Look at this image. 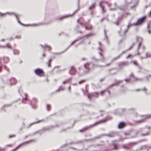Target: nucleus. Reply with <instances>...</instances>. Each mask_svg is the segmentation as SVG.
Masks as SVG:
<instances>
[{
    "instance_id": "2f4dec72",
    "label": "nucleus",
    "mask_w": 151,
    "mask_h": 151,
    "mask_svg": "<svg viewBox=\"0 0 151 151\" xmlns=\"http://www.w3.org/2000/svg\"><path fill=\"white\" fill-rule=\"evenodd\" d=\"M148 57H151V54L148 53H146V56L145 57H140V58L141 59H142L144 58H147Z\"/></svg>"
},
{
    "instance_id": "a19ab883",
    "label": "nucleus",
    "mask_w": 151,
    "mask_h": 151,
    "mask_svg": "<svg viewBox=\"0 0 151 151\" xmlns=\"http://www.w3.org/2000/svg\"><path fill=\"white\" fill-rule=\"evenodd\" d=\"M50 106L49 104H47V111H49L50 110Z\"/></svg>"
},
{
    "instance_id": "338daca9",
    "label": "nucleus",
    "mask_w": 151,
    "mask_h": 151,
    "mask_svg": "<svg viewBox=\"0 0 151 151\" xmlns=\"http://www.w3.org/2000/svg\"><path fill=\"white\" fill-rule=\"evenodd\" d=\"M42 57H46V55L45 54H43L42 55Z\"/></svg>"
},
{
    "instance_id": "20e7f679",
    "label": "nucleus",
    "mask_w": 151,
    "mask_h": 151,
    "mask_svg": "<svg viewBox=\"0 0 151 151\" xmlns=\"http://www.w3.org/2000/svg\"><path fill=\"white\" fill-rule=\"evenodd\" d=\"M91 35H92V34H87V35H86L83 37H77L75 40L72 42V43L67 48L66 50L68 49L69 47H71L73 44H74L77 41H78V40H80V39L83 40V38H85V39L87 38L88 37L91 36Z\"/></svg>"
},
{
    "instance_id": "ddd939ff",
    "label": "nucleus",
    "mask_w": 151,
    "mask_h": 151,
    "mask_svg": "<svg viewBox=\"0 0 151 151\" xmlns=\"http://www.w3.org/2000/svg\"><path fill=\"white\" fill-rule=\"evenodd\" d=\"M143 119L137 121V122L141 123L144 122L145 119L151 118V114H148L142 116Z\"/></svg>"
},
{
    "instance_id": "39448f33",
    "label": "nucleus",
    "mask_w": 151,
    "mask_h": 151,
    "mask_svg": "<svg viewBox=\"0 0 151 151\" xmlns=\"http://www.w3.org/2000/svg\"><path fill=\"white\" fill-rule=\"evenodd\" d=\"M138 0H125L124 2L126 5H129L130 3L133 4L131 7L133 8L138 4Z\"/></svg>"
},
{
    "instance_id": "f03ea898",
    "label": "nucleus",
    "mask_w": 151,
    "mask_h": 151,
    "mask_svg": "<svg viewBox=\"0 0 151 151\" xmlns=\"http://www.w3.org/2000/svg\"><path fill=\"white\" fill-rule=\"evenodd\" d=\"M99 46L98 47V49L99 51V53L101 57V58L100 59H98L95 58V57H92L91 58V59L96 62L101 61L103 62H104L106 61V59L102 53L103 49L101 47V44L100 42H99Z\"/></svg>"
},
{
    "instance_id": "dca6fc26",
    "label": "nucleus",
    "mask_w": 151,
    "mask_h": 151,
    "mask_svg": "<svg viewBox=\"0 0 151 151\" xmlns=\"http://www.w3.org/2000/svg\"><path fill=\"white\" fill-rule=\"evenodd\" d=\"M128 63L127 61L122 62L118 63L119 68L121 69L123 67L128 65Z\"/></svg>"
},
{
    "instance_id": "0e129e2a",
    "label": "nucleus",
    "mask_w": 151,
    "mask_h": 151,
    "mask_svg": "<svg viewBox=\"0 0 151 151\" xmlns=\"http://www.w3.org/2000/svg\"><path fill=\"white\" fill-rule=\"evenodd\" d=\"M6 146H8V147H11L12 146V145H11V144L7 145H6Z\"/></svg>"
},
{
    "instance_id": "6ab92c4d",
    "label": "nucleus",
    "mask_w": 151,
    "mask_h": 151,
    "mask_svg": "<svg viewBox=\"0 0 151 151\" xmlns=\"http://www.w3.org/2000/svg\"><path fill=\"white\" fill-rule=\"evenodd\" d=\"M50 128V127H47L42 128V129L39 131L37 132L36 133H39L40 134L42 133L43 132L49 129Z\"/></svg>"
},
{
    "instance_id": "b1692460",
    "label": "nucleus",
    "mask_w": 151,
    "mask_h": 151,
    "mask_svg": "<svg viewBox=\"0 0 151 151\" xmlns=\"http://www.w3.org/2000/svg\"><path fill=\"white\" fill-rule=\"evenodd\" d=\"M40 45L41 47L42 48H43L44 50H45V48H47L49 51H50L51 49L50 47L46 45Z\"/></svg>"
},
{
    "instance_id": "7c9ffc66",
    "label": "nucleus",
    "mask_w": 151,
    "mask_h": 151,
    "mask_svg": "<svg viewBox=\"0 0 151 151\" xmlns=\"http://www.w3.org/2000/svg\"><path fill=\"white\" fill-rule=\"evenodd\" d=\"M134 44H135V43H133L132 45L130 47L129 49H127V50H124V51H123L122 52V53L120 54V55H122V54H124V53L125 52H126L127 51V50H130V49H131V48L133 47V45H134Z\"/></svg>"
},
{
    "instance_id": "c756f323",
    "label": "nucleus",
    "mask_w": 151,
    "mask_h": 151,
    "mask_svg": "<svg viewBox=\"0 0 151 151\" xmlns=\"http://www.w3.org/2000/svg\"><path fill=\"white\" fill-rule=\"evenodd\" d=\"M122 82V81H116V82L114 83L111 84L110 86H109V87L113 86L114 85H118V84L121 83Z\"/></svg>"
},
{
    "instance_id": "9d476101",
    "label": "nucleus",
    "mask_w": 151,
    "mask_h": 151,
    "mask_svg": "<svg viewBox=\"0 0 151 151\" xmlns=\"http://www.w3.org/2000/svg\"><path fill=\"white\" fill-rule=\"evenodd\" d=\"M146 18L145 16H143L142 17L138 19L137 22L135 23V24L137 26L141 25L145 21Z\"/></svg>"
},
{
    "instance_id": "bb28decb",
    "label": "nucleus",
    "mask_w": 151,
    "mask_h": 151,
    "mask_svg": "<svg viewBox=\"0 0 151 151\" xmlns=\"http://www.w3.org/2000/svg\"><path fill=\"white\" fill-rule=\"evenodd\" d=\"M6 47H7L8 48L10 49H12V47L9 45V44H7L6 45H0V48H5Z\"/></svg>"
},
{
    "instance_id": "393cba45",
    "label": "nucleus",
    "mask_w": 151,
    "mask_h": 151,
    "mask_svg": "<svg viewBox=\"0 0 151 151\" xmlns=\"http://www.w3.org/2000/svg\"><path fill=\"white\" fill-rule=\"evenodd\" d=\"M125 125V124L124 122H121L119 123L118 126V128L119 129L124 127Z\"/></svg>"
},
{
    "instance_id": "a18cd8bd",
    "label": "nucleus",
    "mask_w": 151,
    "mask_h": 151,
    "mask_svg": "<svg viewBox=\"0 0 151 151\" xmlns=\"http://www.w3.org/2000/svg\"><path fill=\"white\" fill-rule=\"evenodd\" d=\"M40 121H37V122H34L33 123H31V124L29 126V127H30L31 125H32L33 124H36L37 123H38V122H40Z\"/></svg>"
},
{
    "instance_id": "58836bf2",
    "label": "nucleus",
    "mask_w": 151,
    "mask_h": 151,
    "mask_svg": "<svg viewBox=\"0 0 151 151\" xmlns=\"http://www.w3.org/2000/svg\"><path fill=\"white\" fill-rule=\"evenodd\" d=\"M120 56H121V55H119L117 57L114 58L112 59V60H111V62H112L113 61L116 60L117 59L119 58H120Z\"/></svg>"
},
{
    "instance_id": "473e14b6",
    "label": "nucleus",
    "mask_w": 151,
    "mask_h": 151,
    "mask_svg": "<svg viewBox=\"0 0 151 151\" xmlns=\"http://www.w3.org/2000/svg\"><path fill=\"white\" fill-rule=\"evenodd\" d=\"M64 90V88L62 86H60L59 88L56 91V92L60 91H63Z\"/></svg>"
},
{
    "instance_id": "6e6d98bb",
    "label": "nucleus",
    "mask_w": 151,
    "mask_h": 151,
    "mask_svg": "<svg viewBox=\"0 0 151 151\" xmlns=\"http://www.w3.org/2000/svg\"><path fill=\"white\" fill-rule=\"evenodd\" d=\"M13 38L12 37H11L7 39L9 40H13Z\"/></svg>"
},
{
    "instance_id": "ea45409f",
    "label": "nucleus",
    "mask_w": 151,
    "mask_h": 151,
    "mask_svg": "<svg viewBox=\"0 0 151 151\" xmlns=\"http://www.w3.org/2000/svg\"><path fill=\"white\" fill-rule=\"evenodd\" d=\"M114 135V134L113 132L110 133L108 134V136L110 137H113Z\"/></svg>"
},
{
    "instance_id": "3c124183",
    "label": "nucleus",
    "mask_w": 151,
    "mask_h": 151,
    "mask_svg": "<svg viewBox=\"0 0 151 151\" xmlns=\"http://www.w3.org/2000/svg\"><path fill=\"white\" fill-rule=\"evenodd\" d=\"M104 93V91H101L100 92V94L101 96L103 95Z\"/></svg>"
},
{
    "instance_id": "69168bd1",
    "label": "nucleus",
    "mask_w": 151,
    "mask_h": 151,
    "mask_svg": "<svg viewBox=\"0 0 151 151\" xmlns=\"http://www.w3.org/2000/svg\"><path fill=\"white\" fill-rule=\"evenodd\" d=\"M77 32V33H82V31H78Z\"/></svg>"
},
{
    "instance_id": "0eeeda50",
    "label": "nucleus",
    "mask_w": 151,
    "mask_h": 151,
    "mask_svg": "<svg viewBox=\"0 0 151 151\" xmlns=\"http://www.w3.org/2000/svg\"><path fill=\"white\" fill-rule=\"evenodd\" d=\"M78 9L75 11L72 14H69V15H66L65 16H58L57 17H55V20H61L65 18H67L73 15L74 14H75L78 10Z\"/></svg>"
},
{
    "instance_id": "de8ad7c7",
    "label": "nucleus",
    "mask_w": 151,
    "mask_h": 151,
    "mask_svg": "<svg viewBox=\"0 0 151 151\" xmlns=\"http://www.w3.org/2000/svg\"><path fill=\"white\" fill-rule=\"evenodd\" d=\"M133 57V56L131 55H128L127 56V58H132Z\"/></svg>"
},
{
    "instance_id": "2eb2a0df",
    "label": "nucleus",
    "mask_w": 151,
    "mask_h": 151,
    "mask_svg": "<svg viewBox=\"0 0 151 151\" xmlns=\"http://www.w3.org/2000/svg\"><path fill=\"white\" fill-rule=\"evenodd\" d=\"M6 14H8L9 15H11V14H12V15H14L15 16L16 19H17V20L18 21V22L19 23H20L21 24H22V25H24L23 24H22L19 22V21L18 20V18L17 17V15H16V14H14V13H10L7 12V13H6L3 14V13H2L0 12V15L2 17H3Z\"/></svg>"
},
{
    "instance_id": "cd10ccee",
    "label": "nucleus",
    "mask_w": 151,
    "mask_h": 151,
    "mask_svg": "<svg viewBox=\"0 0 151 151\" xmlns=\"http://www.w3.org/2000/svg\"><path fill=\"white\" fill-rule=\"evenodd\" d=\"M151 24V22H148V25L147 27V31L150 34H151V31L150 30V25Z\"/></svg>"
},
{
    "instance_id": "c03bdc74",
    "label": "nucleus",
    "mask_w": 151,
    "mask_h": 151,
    "mask_svg": "<svg viewBox=\"0 0 151 151\" xmlns=\"http://www.w3.org/2000/svg\"><path fill=\"white\" fill-rule=\"evenodd\" d=\"M133 63L135 65L137 66H138L137 62L136 61H133Z\"/></svg>"
},
{
    "instance_id": "f3484780",
    "label": "nucleus",
    "mask_w": 151,
    "mask_h": 151,
    "mask_svg": "<svg viewBox=\"0 0 151 151\" xmlns=\"http://www.w3.org/2000/svg\"><path fill=\"white\" fill-rule=\"evenodd\" d=\"M140 49L142 50V51H144L145 49V47L142 44H139L137 48V55L140 54L139 50Z\"/></svg>"
},
{
    "instance_id": "774afa93",
    "label": "nucleus",
    "mask_w": 151,
    "mask_h": 151,
    "mask_svg": "<svg viewBox=\"0 0 151 151\" xmlns=\"http://www.w3.org/2000/svg\"><path fill=\"white\" fill-rule=\"evenodd\" d=\"M67 83L66 82V80H65V81H64L63 82V84H65V83Z\"/></svg>"
},
{
    "instance_id": "f8f14e48",
    "label": "nucleus",
    "mask_w": 151,
    "mask_h": 151,
    "mask_svg": "<svg viewBox=\"0 0 151 151\" xmlns=\"http://www.w3.org/2000/svg\"><path fill=\"white\" fill-rule=\"evenodd\" d=\"M37 101V99L36 98H34L33 99L32 101H30L29 104L31 105L32 108L35 109L36 108Z\"/></svg>"
},
{
    "instance_id": "4c0bfd02",
    "label": "nucleus",
    "mask_w": 151,
    "mask_h": 151,
    "mask_svg": "<svg viewBox=\"0 0 151 151\" xmlns=\"http://www.w3.org/2000/svg\"><path fill=\"white\" fill-rule=\"evenodd\" d=\"M142 91H144L145 92V94L146 95H147L148 94V92L147 91V90L146 88H143L142 89Z\"/></svg>"
},
{
    "instance_id": "09e8293b",
    "label": "nucleus",
    "mask_w": 151,
    "mask_h": 151,
    "mask_svg": "<svg viewBox=\"0 0 151 151\" xmlns=\"http://www.w3.org/2000/svg\"><path fill=\"white\" fill-rule=\"evenodd\" d=\"M84 81H85L84 80H81L80 81H79L78 83L79 84H81L82 83L84 82Z\"/></svg>"
},
{
    "instance_id": "4d7b16f0",
    "label": "nucleus",
    "mask_w": 151,
    "mask_h": 151,
    "mask_svg": "<svg viewBox=\"0 0 151 151\" xmlns=\"http://www.w3.org/2000/svg\"><path fill=\"white\" fill-rule=\"evenodd\" d=\"M81 42H79V43H78V44H75V46H76V47H77V46L79 45L81 43Z\"/></svg>"
},
{
    "instance_id": "412c9836",
    "label": "nucleus",
    "mask_w": 151,
    "mask_h": 151,
    "mask_svg": "<svg viewBox=\"0 0 151 151\" xmlns=\"http://www.w3.org/2000/svg\"><path fill=\"white\" fill-rule=\"evenodd\" d=\"M76 72V70L75 68L72 67H71L70 70L69 71V73L71 75H74Z\"/></svg>"
},
{
    "instance_id": "79ce46f5",
    "label": "nucleus",
    "mask_w": 151,
    "mask_h": 151,
    "mask_svg": "<svg viewBox=\"0 0 151 151\" xmlns=\"http://www.w3.org/2000/svg\"><path fill=\"white\" fill-rule=\"evenodd\" d=\"M72 79V78H69L68 79L65 80L66 81V82L67 83H70V82L71 80Z\"/></svg>"
},
{
    "instance_id": "37998d69",
    "label": "nucleus",
    "mask_w": 151,
    "mask_h": 151,
    "mask_svg": "<svg viewBox=\"0 0 151 151\" xmlns=\"http://www.w3.org/2000/svg\"><path fill=\"white\" fill-rule=\"evenodd\" d=\"M4 67L5 70H7L8 72H9V69L8 67H7L6 65H4Z\"/></svg>"
},
{
    "instance_id": "c85d7f7f",
    "label": "nucleus",
    "mask_w": 151,
    "mask_h": 151,
    "mask_svg": "<svg viewBox=\"0 0 151 151\" xmlns=\"http://www.w3.org/2000/svg\"><path fill=\"white\" fill-rule=\"evenodd\" d=\"M136 40L137 42L139 43V44H141L142 39L141 37L137 36L136 37Z\"/></svg>"
},
{
    "instance_id": "f704fd0d",
    "label": "nucleus",
    "mask_w": 151,
    "mask_h": 151,
    "mask_svg": "<svg viewBox=\"0 0 151 151\" xmlns=\"http://www.w3.org/2000/svg\"><path fill=\"white\" fill-rule=\"evenodd\" d=\"M121 18H122V17H119L118 19H117V21L116 22H114V23L116 25H119V22L121 21Z\"/></svg>"
},
{
    "instance_id": "864d4df0",
    "label": "nucleus",
    "mask_w": 151,
    "mask_h": 151,
    "mask_svg": "<svg viewBox=\"0 0 151 151\" xmlns=\"http://www.w3.org/2000/svg\"><path fill=\"white\" fill-rule=\"evenodd\" d=\"M151 77V75H149L147 76L146 77V79L147 80H148V78L149 77Z\"/></svg>"
},
{
    "instance_id": "a211bd4d",
    "label": "nucleus",
    "mask_w": 151,
    "mask_h": 151,
    "mask_svg": "<svg viewBox=\"0 0 151 151\" xmlns=\"http://www.w3.org/2000/svg\"><path fill=\"white\" fill-rule=\"evenodd\" d=\"M106 3V2L105 3L104 1H101L99 3V6L102 9V12L103 13L105 12L104 4Z\"/></svg>"
},
{
    "instance_id": "c9c22d12",
    "label": "nucleus",
    "mask_w": 151,
    "mask_h": 151,
    "mask_svg": "<svg viewBox=\"0 0 151 151\" xmlns=\"http://www.w3.org/2000/svg\"><path fill=\"white\" fill-rule=\"evenodd\" d=\"M3 59L5 63H7L9 61V59L8 57H4V58Z\"/></svg>"
},
{
    "instance_id": "8fccbe9b",
    "label": "nucleus",
    "mask_w": 151,
    "mask_h": 151,
    "mask_svg": "<svg viewBox=\"0 0 151 151\" xmlns=\"http://www.w3.org/2000/svg\"><path fill=\"white\" fill-rule=\"evenodd\" d=\"M6 149V148H1L0 147V151H4Z\"/></svg>"
},
{
    "instance_id": "aec40b11",
    "label": "nucleus",
    "mask_w": 151,
    "mask_h": 151,
    "mask_svg": "<svg viewBox=\"0 0 151 151\" xmlns=\"http://www.w3.org/2000/svg\"><path fill=\"white\" fill-rule=\"evenodd\" d=\"M137 26V25L135 24V23H131L129 22L128 25H127V28L126 29L124 32V35L125 33L127 32L128 28L131 26Z\"/></svg>"
},
{
    "instance_id": "f257e3e1",
    "label": "nucleus",
    "mask_w": 151,
    "mask_h": 151,
    "mask_svg": "<svg viewBox=\"0 0 151 151\" xmlns=\"http://www.w3.org/2000/svg\"><path fill=\"white\" fill-rule=\"evenodd\" d=\"M81 90L84 95L87 96L88 98L90 100H91L92 98L93 97H97L99 95V93L96 92L89 93L86 87L85 88L82 89Z\"/></svg>"
},
{
    "instance_id": "e433bc0d",
    "label": "nucleus",
    "mask_w": 151,
    "mask_h": 151,
    "mask_svg": "<svg viewBox=\"0 0 151 151\" xmlns=\"http://www.w3.org/2000/svg\"><path fill=\"white\" fill-rule=\"evenodd\" d=\"M14 55H19V50H14Z\"/></svg>"
},
{
    "instance_id": "4468645a",
    "label": "nucleus",
    "mask_w": 151,
    "mask_h": 151,
    "mask_svg": "<svg viewBox=\"0 0 151 151\" xmlns=\"http://www.w3.org/2000/svg\"><path fill=\"white\" fill-rule=\"evenodd\" d=\"M91 63H87L84 65V67L85 70L84 71V73H86L89 72L90 71V68L89 67V65Z\"/></svg>"
},
{
    "instance_id": "5701e85b",
    "label": "nucleus",
    "mask_w": 151,
    "mask_h": 151,
    "mask_svg": "<svg viewBox=\"0 0 151 151\" xmlns=\"http://www.w3.org/2000/svg\"><path fill=\"white\" fill-rule=\"evenodd\" d=\"M110 64V63H109L105 65L104 66L101 65L96 64H93L92 65V68H93L97 67H105L109 65Z\"/></svg>"
},
{
    "instance_id": "5fc2aeb1",
    "label": "nucleus",
    "mask_w": 151,
    "mask_h": 151,
    "mask_svg": "<svg viewBox=\"0 0 151 151\" xmlns=\"http://www.w3.org/2000/svg\"><path fill=\"white\" fill-rule=\"evenodd\" d=\"M114 149L116 150L117 149V146L114 144Z\"/></svg>"
},
{
    "instance_id": "1a4fd4ad",
    "label": "nucleus",
    "mask_w": 151,
    "mask_h": 151,
    "mask_svg": "<svg viewBox=\"0 0 151 151\" xmlns=\"http://www.w3.org/2000/svg\"><path fill=\"white\" fill-rule=\"evenodd\" d=\"M80 19H79L77 20V22L78 23H80L81 25L83 26L84 27L85 29L86 30H88L91 29L92 26L90 24L88 23L86 24L85 23L84 24L83 23H82L80 22Z\"/></svg>"
},
{
    "instance_id": "4be33fe9",
    "label": "nucleus",
    "mask_w": 151,
    "mask_h": 151,
    "mask_svg": "<svg viewBox=\"0 0 151 151\" xmlns=\"http://www.w3.org/2000/svg\"><path fill=\"white\" fill-rule=\"evenodd\" d=\"M95 5H96V3L93 2L89 7V10L91 11V13H92V11L94 9L95 6Z\"/></svg>"
},
{
    "instance_id": "a878e982",
    "label": "nucleus",
    "mask_w": 151,
    "mask_h": 151,
    "mask_svg": "<svg viewBox=\"0 0 151 151\" xmlns=\"http://www.w3.org/2000/svg\"><path fill=\"white\" fill-rule=\"evenodd\" d=\"M24 96H25V97L24 98H23V99L22 101V103H26V102L27 101V95L26 94V93H25L24 94Z\"/></svg>"
},
{
    "instance_id": "13d9d810",
    "label": "nucleus",
    "mask_w": 151,
    "mask_h": 151,
    "mask_svg": "<svg viewBox=\"0 0 151 151\" xmlns=\"http://www.w3.org/2000/svg\"><path fill=\"white\" fill-rule=\"evenodd\" d=\"M148 134V133H144V134H142V135H143V136H145V135H147Z\"/></svg>"
},
{
    "instance_id": "603ef678",
    "label": "nucleus",
    "mask_w": 151,
    "mask_h": 151,
    "mask_svg": "<svg viewBox=\"0 0 151 151\" xmlns=\"http://www.w3.org/2000/svg\"><path fill=\"white\" fill-rule=\"evenodd\" d=\"M15 135H10L9 136V138H10L12 137H15Z\"/></svg>"
},
{
    "instance_id": "7ed1b4c3",
    "label": "nucleus",
    "mask_w": 151,
    "mask_h": 151,
    "mask_svg": "<svg viewBox=\"0 0 151 151\" xmlns=\"http://www.w3.org/2000/svg\"><path fill=\"white\" fill-rule=\"evenodd\" d=\"M111 119V118L110 117H107L105 119H103V120H101V121H98V122L94 123L92 125H90L89 127H85L83 129H82L80 130V132H83L86 130L87 129H88L89 127H92V126H94V125H96L100 123L104 122L106 121L107 120L110 119Z\"/></svg>"
},
{
    "instance_id": "49530a36",
    "label": "nucleus",
    "mask_w": 151,
    "mask_h": 151,
    "mask_svg": "<svg viewBox=\"0 0 151 151\" xmlns=\"http://www.w3.org/2000/svg\"><path fill=\"white\" fill-rule=\"evenodd\" d=\"M21 37V36L19 35H17L15 37V38L16 39H20Z\"/></svg>"
},
{
    "instance_id": "9b49d317",
    "label": "nucleus",
    "mask_w": 151,
    "mask_h": 151,
    "mask_svg": "<svg viewBox=\"0 0 151 151\" xmlns=\"http://www.w3.org/2000/svg\"><path fill=\"white\" fill-rule=\"evenodd\" d=\"M17 83L16 79L14 78H12L7 80V84L8 85L12 86L15 84Z\"/></svg>"
},
{
    "instance_id": "bf43d9fd",
    "label": "nucleus",
    "mask_w": 151,
    "mask_h": 151,
    "mask_svg": "<svg viewBox=\"0 0 151 151\" xmlns=\"http://www.w3.org/2000/svg\"><path fill=\"white\" fill-rule=\"evenodd\" d=\"M18 92H19V93L20 94V95L21 96H22V95L21 93H20V90L19 89H18Z\"/></svg>"
},
{
    "instance_id": "680f3d73",
    "label": "nucleus",
    "mask_w": 151,
    "mask_h": 151,
    "mask_svg": "<svg viewBox=\"0 0 151 151\" xmlns=\"http://www.w3.org/2000/svg\"><path fill=\"white\" fill-rule=\"evenodd\" d=\"M48 65L49 67H50V63L48 62Z\"/></svg>"
},
{
    "instance_id": "72a5a7b5",
    "label": "nucleus",
    "mask_w": 151,
    "mask_h": 151,
    "mask_svg": "<svg viewBox=\"0 0 151 151\" xmlns=\"http://www.w3.org/2000/svg\"><path fill=\"white\" fill-rule=\"evenodd\" d=\"M104 34L105 36V37L104 39V40L107 42V43H109V42L107 40V37L106 35V31L105 30V29H104Z\"/></svg>"
},
{
    "instance_id": "e2e57ef3",
    "label": "nucleus",
    "mask_w": 151,
    "mask_h": 151,
    "mask_svg": "<svg viewBox=\"0 0 151 151\" xmlns=\"http://www.w3.org/2000/svg\"><path fill=\"white\" fill-rule=\"evenodd\" d=\"M107 19V18H103L101 20V21H103L104 19Z\"/></svg>"
},
{
    "instance_id": "052dcab7",
    "label": "nucleus",
    "mask_w": 151,
    "mask_h": 151,
    "mask_svg": "<svg viewBox=\"0 0 151 151\" xmlns=\"http://www.w3.org/2000/svg\"><path fill=\"white\" fill-rule=\"evenodd\" d=\"M149 14V17H151V10Z\"/></svg>"
},
{
    "instance_id": "423d86ee",
    "label": "nucleus",
    "mask_w": 151,
    "mask_h": 151,
    "mask_svg": "<svg viewBox=\"0 0 151 151\" xmlns=\"http://www.w3.org/2000/svg\"><path fill=\"white\" fill-rule=\"evenodd\" d=\"M133 78V81H141L143 80L142 78H134L133 74L131 73L130 76L129 78H127L125 79V81L126 82H128L130 81V80H131V77Z\"/></svg>"
},
{
    "instance_id": "6e6552de",
    "label": "nucleus",
    "mask_w": 151,
    "mask_h": 151,
    "mask_svg": "<svg viewBox=\"0 0 151 151\" xmlns=\"http://www.w3.org/2000/svg\"><path fill=\"white\" fill-rule=\"evenodd\" d=\"M35 73L40 77H42L44 75V72L41 69L38 68L35 69L34 70Z\"/></svg>"
}]
</instances>
